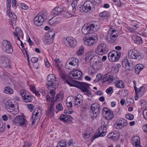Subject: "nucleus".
I'll return each instance as SVG.
<instances>
[{
	"label": "nucleus",
	"instance_id": "46",
	"mask_svg": "<svg viewBox=\"0 0 147 147\" xmlns=\"http://www.w3.org/2000/svg\"><path fill=\"white\" fill-rule=\"evenodd\" d=\"M53 39L54 38L51 37L49 38V39L47 40H45V41H44V42L46 44H50L53 41Z\"/></svg>",
	"mask_w": 147,
	"mask_h": 147
},
{
	"label": "nucleus",
	"instance_id": "13",
	"mask_svg": "<svg viewBox=\"0 0 147 147\" xmlns=\"http://www.w3.org/2000/svg\"><path fill=\"white\" fill-rule=\"evenodd\" d=\"M90 109L92 110L93 116H92V118H96L100 111V105L97 103L92 104L91 105Z\"/></svg>",
	"mask_w": 147,
	"mask_h": 147
},
{
	"label": "nucleus",
	"instance_id": "27",
	"mask_svg": "<svg viewBox=\"0 0 147 147\" xmlns=\"http://www.w3.org/2000/svg\"><path fill=\"white\" fill-rule=\"evenodd\" d=\"M119 136V133L115 131L110 133L108 135L109 138H111L113 140H117Z\"/></svg>",
	"mask_w": 147,
	"mask_h": 147
},
{
	"label": "nucleus",
	"instance_id": "47",
	"mask_svg": "<svg viewBox=\"0 0 147 147\" xmlns=\"http://www.w3.org/2000/svg\"><path fill=\"white\" fill-rule=\"evenodd\" d=\"M107 12L104 11L100 13L99 16L101 18H103L107 16Z\"/></svg>",
	"mask_w": 147,
	"mask_h": 147
},
{
	"label": "nucleus",
	"instance_id": "8",
	"mask_svg": "<svg viewBox=\"0 0 147 147\" xmlns=\"http://www.w3.org/2000/svg\"><path fill=\"white\" fill-rule=\"evenodd\" d=\"M121 55L120 52L116 51H111L108 55V58L111 61L115 62L117 61Z\"/></svg>",
	"mask_w": 147,
	"mask_h": 147
},
{
	"label": "nucleus",
	"instance_id": "35",
	"mask_svg": "<svg viewBox=\"0 0 147 147\" xmlns=\"http://www.w3.org/2000/svg\"><path fill=\"white\" fill-rule=\"evenodd\" d=\"M54 97H51L49 95H47V102H48L50 101L51 100H51H53V102H54V103L55 102H56L58 100H60V99L58 97L57 95L56 96L55 99H54Z\"/></svg>",
	"mask_w": 147,
	"mask_h": 147
},
{
	"label": "nucleus",
	"instance_id": "3",
	"mask_svg": "<svg viewBox=\"0 0 147 147\" xmlns=\"http://www.w3.org/2000/svg\"><path fill=\"white\" fill-rule=\"evenodd\" d=\"M84 30H83V31ZM86 31H83V34L85 36L83 38L84 44L88 46H91L95 44L98 40V38L96 34L93 33L92 34H89Z\"/></svg>",
	"mask_w": 147,
	"mask_h": 147
},
{
	"label": "nucleus",
	"instance_id": "37",
	"mask_svg": "<svg viewBox=\"0 0 147 147\" xmlns=\"http://www.w3.org/2000/svg\"><path fill=\"white\" fill-rule=\"evenodd\" d=\"M115 85L117 88H123L124 87L125 84L123 81L121 80L117 81L115 83Z\"/></svg>",
	"mask_w": 147,
	"mask_h": 147
},
{
	"label": "nucleus",
	"instance_id": "9",
	"mask_svg": "<svg viewBox=\"0 0 147 147\" xmlns=\"http://www.w3.org/2000/svg\"><path fill=\"white\" fill-rule=\"evenodd\" d=\"M3 50L5 52L8 53H11L13 52V49L11 43L9 41L5 40L2 43Z\"/></svg>",
	"mask_w": 147,
	"mask_h": 147
},
{
	"label": "nucleus",
	"instance_id": "2",
	"mask_svg": "<svg viewBox=\"0 0 147 147\" xmlns=\"http://www.w3.org/2000/svg\"><path fill=\"white\" fill-rule=\"evenodd\" d=\"M59 75L64 83H66L71 86L77 87L83 91V82L71 80L69 76L65 71H61L59 72Z\"/></svg>",
	"mask_w": 147,
	"mask_h": 147
},
{
	"label": "nucleus",
	"instance_id": "1",
	"mask_svg": "<svg viewBox=\"0 0 147 147\" xmlns=\"http://www.w3.org/2000/svg\"><path fill=\"white\" fill-rule=\"evenodd\" d=\"M102 112L103 114L105 115L107 121L104 122L103 126L100 127L98 128V131L96 132L95 134L91 138V140L92 141L99 136H104L106 135L107 128L109 127L108 120L111 119L113 117V112L107 108H103Z\"/></svg>",
	"mask_w": 147,
	"mask_h": 147
},
{
	"label": "nucleus",
	"instance_id": "32",
	"mask_svg": "<svg viewBox=\"0 0 147 147\" xmlns=\"http://www.w3.org/2000/svg\"><path fill=\"white\" fill-rule=\"evenodd\" d=\"M144 67V66L141 64H137L135 67L136 73L137 74H139L140 71Z\"/></svg>",
	"mask_w": 147,
	"mask_h": 147
},
{
	"label": "nucleus",
	"instance_id": "24",
	"mask_svg": "<svg viewBox=\"0 0 147 147\" xmlns=\"http://www.w3.org/2000/svg\"><path fill=\"white\" fill-rule=\"evenodd\" d=\"M127 125V121L125 119L120 120L118 121L116 124L117 128L118 129H121Z\"/></svg>",
	"mask_w": 147,
	"mask_h": 147
},
{
	"label": "nucleus",
	"instance_id": "52",
	"mask_svg": "<svg viewBox=\"0 0 147 147\" xmlns=\"http://www.w3.org/2000/svg\"><path fill=\"white\" fill-rule=\"evenodd\" d=\"M47 34H49V35L50 37L51 36V37H52V38H54L53 37L55 35V32L53 30L50 31Z\"/></svg>",
	"mask_w": 147,
	"mask_h": 147
},
{
	"label": "nucleus",
	"instance_id": "15",
	"mask_svg": "<svg viewBox=\"0 0 147 147\" xmlns=\"http://www.w3.org/2000/svg\"><path fill=\"white\" fill-rule=\"evenodd\" d=\"M54 102H53V100H52L50 106L48 107V110H46L45 113V114L46 115L50 117H52L54 116Z\"/></svg>",
	"mask_w": 147,
	"mask_h": 147
},
{
	"label": "nucleus",
	"instance_id": "34",
	"mask_svg": "<svg viewBox=\"0 0 147 147\" xmlns=\"http://www.w3.org/2000/svg\"><path fill=\"white\" fill-rule=\"evenodd\" d=\"M3 92L5 94H11L13 93V90L9 86H6L4 88Z\"/></svg>",
	"mask_w": 147,
	"mask_h": 147
},
{
	"label": "nucleus",
	"instance_id": "29",
	"mask_svg": "<svg viewBox=\"0 0 147 147\" xmlns=\"http://www.w3.org/2000/svg\"><path fill=\"white\" fill-rule=\"evenodd\" d=\"M95 53V52L93 51H91L88 52L86 55L85 58L86 62H88L89 61H90V58L92 57L94 54Z\"/></svg>",
	"mask_w": 147,
	"mask_h": 147
},
{
	"label": "nucleus",
	"instance_id": "36",
	"mask_svg": "<svg viewBox=\"0 0 147 147\" xmlns=\"http://www.w3.org/2000/svg\"><path fill=\"white\" fill-rule=\"evenodd\" d=\"M108 35H111L117 37L118 34L116 32L115 30L111 28L109 30L108 33Z\"/></svg>",
	"mask_w": 147,
	"mask_h": 147
},
{
	"label": "nucleus",
	"instance_id": "17",
	"mask_svg": "<svg viewBox=\"0 0 147 147\" xmlns=\"http://www.w3.org/2000/svg\"><path fill=\"white\" fill-rule=\"evenodd\" d=\"M128 56L132 59H139L140 55L138 51L135 50L131 49L128 52Z\"/></svg>",
	"mask_w": 147,
	"mask_h": 147
},
{
	"label": "nucleus",
	"instance_id": "30",
	"mask_svg": "<svg viewBox=\"0 0 147 147\" xmlns=\"http://www.w3.org/2000/svg\"><path fill=\"white\" fill-rule=\"evenodd\" d=\"M132 39L134 42L138 44H141L142 43V38L138 36L134 35L133 36Z\"/></svg>",
	"mask_w": 147,
	"mask_h": 147
},
{
	"label": "nucleus",
	"instance_id": "42",
	"mask_svg": "<svg viewBox=\"0 0 147 147\" xmlns=\"http://www.w3.org/2000/svg\"><path fill=\"white\" fill-rule=\"evenodd\" d=\"M15 30L18 36H19L22 37H23V34L21 29L19 28H16Z\"/></svg>",
	"mask_w": 147,
	"mask_h": 147
},
{
	"label": "nucleus",
	"instance_id": "11",
	"mask_svg": "<svg viewBox=\"0 0 147 147\" xmlns=\"http://www.w3.org/2000/svg\"><path fill=\"white\" fill-rule=\"evenodd\" d=\"M82 72L79 70L71 71L69 76L71 79H74L80 80L82 78Z\"/></svg>",
	"mask_w": 147,
	"mask_h": 147
},
{
	"label": "nucleus",
	"instance_id": "12",
	"mask_svg": "<svg viewBox=\"0 0 147 147\" xmlns=\"http://www.w3.org/2000/svg\"><path fill=\"white\" fill-rule=\"evenodd\" d=\"M65 45L67 47L74 48L76 47L77 42L75 39L72 37H67L64 40Z\"/></svg>",
	"mask_w": 147,
	"mask_h": 147
},
{
	"label": "nucleus",
	"instance_id": "64",
	"mask_svg": "<svg viewBox=\"0 0 147 147\" xmlns=\"http://www.w3.org/2000/svg\"><path fill=\"white\" fill-rule=\"evenodd\" d=\"M54 61L57 64V66H59L60 63L61 62V61L59 58H56L54 60Z\"/></svg>",
	"mask_w": 147,
	"mask_h": 147
},
{
	"label": "nucleus",
	"instance_id": "19",
	"mask_svg": "<svg viewBox=\"0 0 147 147\" xmlns=\"http://www.w3.org/2000/svg\"><path fill=\"white\" fill-rule=\"evenodd\" d=\"M2 66L5 67L9 68L10 66L9 59L7 56H2L1 57Z\"/></svg>",
	"mask_w": 147,
	"mask_h": 147
},
{
	"label": "nucleus",
	"instance_id": "26",
	"mask_svg": "<svg viewBox=\"0 0 147 147\" xmlns=\"http://www.w3.org/2000/svg\"><path fill=\"white\" fill-rule=\"evenodd\" d=\"M64 11L61 9L60 7H56L55 8L52 10V14L53 16L54 17H55L60 13H63Z\"/></svg>",
	"mask_w": 147,
	"mask_h": 147
},
{
	"label": "nucleus",
	"instance_id": "51",
	"mask_svg": "<svg viewBox=\"0 0 147 147\" xmlns=\"http://www.w3.org/2000/svg\"><path fill=\"white\" fill-rule=\"evenodd\" d=\"M9 112L12 114L16 115L19 112V110L17 109H15L14 108V109L11 110V111Z\"/></svg>",
	"mask_w": 147,
	"mask_h": 147
},
{
	"label": "nucleus",
	"instance_id": "55",
	"mask_svg": "<svg viewBox=\"0 0 147 147\" xmlns=\"http://www.w3.org/2000/svg\"><path fill=\"white\" fill-rule=\"evenodd\" d=\"M20 7L24 9H27L28 8V6L24 3H21L20 5Z\"/></svg>",
	"mask_w": 147,
	"mask_h": 147
},
{
	"label": "nucleus",
	"instance_id": "39",
	"mask_svg": "<svg viewBox=\"0 0 147 147\" xmlns=\"http://www.w3.org/2000/svg\"><path fill=\"white\" fill-rule=\"evenodd\" d=\"M67 144L66 141L65 140H61L57 144L56 147H66Z\"/></svg>",
	"mask_w": 147,
	"mask_h": 147
},
{
	"label": "nucleus",
	"instance_id": "33",
	"mask_svg": "<svg viewBox=\"0 0 147 147\" xmlns=\"http://www.w3.org/2000/svg\"><path fill=\"white\" fill-rule=\"evenodd\" d=\"M23 99L25 102H31L33 99V97L29 93H28V94L25 95V97Z\"/></svg>",
	"mask_w": 147,
	"mask_h": 147
},
{
	"label": "nucleus",
	"instance_id": "31",
	"mask_svg": "<svg viewBox=\"0 0 147 147\" xmlns=\"http://www.w3.org/2000/svg\"><path fill=\"white\" fill-rule=\"evenodd\" d=\"M40 115H36V114H34L32 116V118L31 119V120L32 121V124L34 125L35 122L36 121L38 122L40 119Z\"/></svg>",
	"mask_w": 147,
	"mask_h": 147
},
{
	"label": "nucleus",
	"instance_id": "54",
	"mask_svg": "<svg viewBox=\"0 0 147 147\" xmlns=\"http://www.w3.org/2000/svg\"><path fill=\"white\" fill-rule=\"evenodd\" d=\"M56 108L59 111H62L63 110V107L61 103H59L57 105Z\"/></svg>",
	"mask_w": 147,
	"mask_h": 147
},
{
	"label": "nucleus",
	"instance_id": "10",
	"mask_svg": "<svg viewBox=\"0 0 147 147\" xmlns=\"http://www.w3.org/2000/svg\"><path fill=\"white\" fill-rule=\"evenodd\" d=\"M122 66L126 70H131L134 68L135 65L132 61H129L127 57H125L122 61Z\"/></svg>",
	"mask_w": 147,
	"mask_h": 147
},
{
	"label": "nucleus",
	"instance_id": "44",
	"mask_svg": "<svg viewBox=\"0 0 147 147\" xmlns=\"http://www.w3.org/2000/svg\"><path fill=\"white\" fill-rule=\"evenodd\" d=\"M125 116L127 119L131 120H133L134 118V115L130 113L126 114Z\"/></svg>",
	"mask_w": 147,
	"mask_h": 147
},
{
	"label": "nucleus",
	"instance_id": "14",
	"mask_svg": "<svg viewBox=\"0 0 147 147\" xmlns=\"http://www.w3.org/2000/svg\"><path fill=\"white\" fill-rule=\"evenodd\" d=\"M14 122L16 124L20 126H26V121L23 115H19L17 116L15 118Z\"/></svg>",
	"mask_w": 147,
	"mask_h": 147
},
{
	"label": "nucleus",
	"instance_id": "20",
	"mask_svg": "<svg viewBox=\"0 0 147 147\" xmlns=\"http://www.w3.org/2000/svg\"><path fill=\"white\" fill-rule=\"evenodd\" d=\"M92 5V4L90 1H87L84 2L83 4L84 10H83V12L86 13L90 12Z\"/></svg>",
	"mask_w": 147,
	"mask_h": 147
},
{
	"label": "nucleus",
	"instance_id": "4",
	"mask_svg": "<svg viewBox=\"0 0 147 147\" xmlns=\"http://www.w3.org/2000/svg\"><path fill=\"white\" fill-rule=\"evenodd\" d=\"M78 60L76 57H71L68 59L66 64L65 67L69 70L74 69L78 65Z\"/></svg>",
	"mask_w": 147,
	"mask_h": 147
},
{
	"label": "nucleus",
	"instance_id": "59",
	"mask_svg": "<svg viewBox=\"0 0 147 147\" xmlns=\"http://www.w3.org/2000/svg\"><path fill=\"white\" fill-rule=\"evenodd\" d=\"M38 60V58L36 57H33L31 59V62L33 63H35L37 62Z\"/></svg>",
	"mask_w": 147,
	"mask_h": 147
},
{
	"label": "nucleus",
	"instance_id": "61",
	"mask_svg": "<svg viewBox=\"0 0 147 147\" xmlns=\"http://www.w3.org/2000/svg\"><path fill=\"white\" fill-rule=\"evenodd\" d=\"M114 3L118 7H120L121 6V2L120 0H117Z\"/></svg>",
	"mask_w": 147,
	"mask_h": 147
},
{
	"label": "nucleus",
	"instance_id": "45",
	"mask_svg": "<svg viewBox=\"0 0 147 147\" xmlns=\"http://www.w3.org/2000/svg\"><path fill=\"white\" fill-rule=\"evenodd\" d=\"M106 92L108 94H111L113 93V90L111 87H110L106 90Z\"/></svg>",
	"mask_w": 147,
	"mask_h": 147
},
{
	"label": "nucleus",
	"instance_id": "56",
	"mask_svg": "<svg viewBox=\"0 0 147 147\" xmlns=\"http://www.w3.org/2000/svg\"><path fill=\"white\" fill-rule=\"evenodd\" d=\"M20 94L22 96V97H23L24 98L25 97V95L27 94H28L27 92H24V90H22L20 91Z\"/></svg>",
	"mask_w": 147,
	"mask_h": 147
},
{
	"label": "nucleus",
	"instance_id": "22",
	"mask_svg": "<svg viewBox=\"0 0 147 147\" xmlns=\"http://www.w3.org/2000/svg\"><path fill=\"white\" fill-rule=\"evenodd\" d=\"M90 86L89 84L83 82V92L86 93L87 94L84 93V94L87 95L88 97L91 95V88L89 87Z\"/></svg>",
	"mask_w": 147,
	"mask_h": 147
},
{
	"label": "nucleus",
	"instance_id": "23",
	"mask_svg": "<svg viewBox=\"0 0 147 147\" xmlns=\"http://www.w3.org/2000/svg\"><path fill=\"white\" fill-rule=\"evenodd\" d=\"M14 107V103L11 100H8L5 103V108L8 112H11V110H13Z\"/></svg>",
	"mask_w": 147,
	"mask_h": 147
},
{
	"label": "nucleus",
	"instance_id": "57",
	"mask_svg": "<svg viewBox=\"0 0 147 147\" xmlns=\"http://www.w3.org/2000/svg\"><path fill=\"white\" fill-rule=\"evenodd\" d=\"M77 4V1L76 0H74L71 4L72 6L73 9H76V7Z\"/></svg>",
	"mask_w": 147,
	"mask_h": 147
},
{
	"label": "nucleus",
	"instance_id": "49",
	"mask_svg": "<svg viewBox=\"0 0 147 147\" xmlns=\"http://www.w3.org/2000/svg\"><path fill=\"white\" fill-rule=\"evenodd\" d=\"M83 53V47H81L77 52V54L78 56L81 55Z\"/></svg>",
	"mask_w": 147,
	"mask_h": 147
},
{
	"label": "nucleus",
	"instance_id": "6",
	"mask_svg": "<svg viewBox=\"0 0 147 147\" xmlns=\"http://www.w3.org/2000/svg\"><path fill=\"white\" fill-rule=\"evenodd\" d=\"M108 51V49L107 45L103 43L99 44L96 50V53L100 55L106 54Z\"/></svg>",
	"mask_w": 147,
	"mask_h": 147
},
{
	"label": "nucleus",
	"instance_id": "16",
	"mask_svg": "<svg viewBox=\"0 0 147 147\" xmlns=\"http://www.w3.org/2000/svg\"><path fill=\"white\" fill-rule=\"evenodd\" d=\"M98 23L96 22H94L93 23L91 24L88 26H86L85 25L83 26L84 32L86 31L87 32H90L91 30H93L94 28H96L98 26Z\"/></svg>",
	"mask_w": 147,
	"mask_h": 147
},
{
	"label": "nucleus",
	"instance_id": "21",
	"mask_svg": "<svg viewBox=\"0 0 147 147\" xmlns=\"http://www.w3.org/2000/svg\"><path fill=\"white\" fill-rule=\"evenodd\" d=\"M59 82L57 80L54 81H47L46 82V85L47 86V88L49 89L56 88V86L59 84Z\"/></svg>",
	"mask_w": 147,
	"mask_h": 147
},
{
	"label": "nucleus",
	"instance_id": "28",
	"mask_svg": "<svg viewBox=\"0 0 147 147\" xmlns=\"http://www.w3.org/2000/svg\"><path fill=\"white\" fill-rule=\"evenodd\" d=\"M83 96L80 95L79 94L77 95L76 97L75 98L74 100H75V104L76 105H81L83 102V100L82 98Z\"/></svg>",
	"mask_w": 147,
	"mask_h": 147
},
{
	"label": "nucleus",
	"instance_id": "43",
	"mask_svg": "<svg viewBox=\"0 0 147 147\" xmlns=\"http://www.w3.org/2000/svg\"><path fill=\"white\" fill-rule=\"evenodd\" d=\"M109 38H108V41L111 43H114L117 37L109 35Z\"/></svg>",
	"mask_w": 147,
	"mask_h": 147
},
{
	"label": "nucleus",
	"instance_id": "48",
	"mask_svg": "<svg viewBox=\"0 0 147 147\" xmlns=\"http://www.w3.org/2000/svg\"><path fill=\"white\" fill-rule=\"evenodd\" d=\"M92 135L91 133L90 132H88V133H84L83 134V137L84 138H88L91 136Z\"/></svg>",
	"mask_w": 147,
	"mask_h": 147
},
{
	"label": "nucleus",
	"instance_id": "38",
	"mask_svg": "<svg viewBox=\"0 0 147 147\" xmlns=\"http://www.w3.org/2000/svg\"><path fill=\"white\" fill-rule=\"evenodd\" d=\"M57 78H56L53 74H50L48 76L47 79V81H53V80L55 81V80H57Z\"/></svg>",
	"mask_w": 147,
	"mask_h": 147
},
{
	"label": "nucleus",
	"instance_id": "18",
	"mask_svg": "<svg viewBox=\"0 0 147 147\" xmlns=\"http://www.w3.org/2000/svg\"><path fill=\"white\" fill-rule=\"evenodd\" d=\"M113 77L109 73H107L104 76L103 78V82L108 84L112 83L113 81Z\"/></svg>",
	"mask_w": 147,
	"mask_h": 147
},
{
	"label": "nucleus",
	"instance_id": "5",
	"mask_svg": "<svg viewBox=\"0 0 147 147\" xmlns=\"http://www.w3.org/2000/svg\"><path fill=\"white\" fill-rule=\"evenodd\" d=\"M47 13L46 12L42 13L39 15L38 14L34 18V22L35 25L38 26L42 25L44 21H45L47 19Z\"/></svg>",
	"mask_w": 147,
	"mask_h": 147
},
{
	"label": "nucleus",
	"instance_id": "50",
	"mask_svg": "<svg viewBox=\"0 0 147 147\" xmlns=\"http://www.w3.org/2000/svg\"><path fill=\"white\" fill-rule=\"evenodd\" d=\"M53 18L52 19H50L49 21V23L52 26H55L57 24H59L58 22H57L56 20L54 21L53 22H51L52 20L53 19Z\"/></svg>",
	"mask_w": 147,
	"mask_h": 147
},
{
	"label": "nucleus",
	"instance_id": "25",
	"mask_svg": "<svg viewBox=\"0 0 147 147\" xmlns=\"http://www.w3.org/2000/svg\"><path fill=\"white\" fill-rule=\"evenodd\" d=\"M140 138L138 136H136L133 137L132 142L134 145L136 147H142L141 145L140 144Z\"/></svg>",
	"mask_w": 147,
	"mask_h": 147
},
{
	"label": "nucleus",
	"instance_id": "40",
	"mask_svg": "<svg viewBox=\"0 0 147 147\" xmlns=\"http://www.w3.org/2000/svg\"><path fill=\"white\" fill-rule=\"evenodd\" d=\"M9 18L12 20H16L17 17L14 13L11 12L8 14Z\"/></svg>",
	"mask_w": 147,
	"mask_h": 147
},
{
	"label": "nucleus",
	"instance_id": "41",
	"mask_svg": "<svg viewBox=\"0 0 147 147\" xmlns=\"http://www.w3.org/2000/svg\"><path fill=\"white\" fill-rule=\"evenodd\" d=\"M5 124L1 122V121L0 120V132H3L5 129Z\"/></svg>",
	"mask_w": 147,
	"mask_h": 147
},
{
	"label": "nucleus",
	"instance_id": "58",
	"mask_svg": "<svg viewBox=\"0 0 147 147\" xmlns=\"http://www.w3.org/2000/svg\"><path fill=\"white\" fill-rule=\"evenodd\" d=\"M143 115L144 118L147 120V110L145 109L144 110L143 112Z\"/></svg>",
	"mask_w": 147,
	"mask_h": 147
},
{
	"label": "nucleus",
	"instance_id": "53",
	"mask_svg": "<svg viewBox=\"0 0 147 147\" xmlns=\"http://www.w3.org/2000/svg\"><path fill=\"white\" fill-rule=\"evenodd\" d=\"M146 88L144 86H142L140 87L138 90L139 92L141 93H144L145 90Z\"/></svg>",
	"mask_w": 147,
	"mask_h": 147
},
{
	"label": "nucleus",
	"instance_id": "60",
	"mask_svg": "<svg viewBox=\"0 0 147 147\" xmlns=\"http://www.w3.org/2000/svg\"><path fill=\"white\" fill-rule=\"evenodd\" d=\"M90 104H88V103H86L83 106V109H87V110H88L89 109L90 107Z\"/></svg>",
	"mask_w": 147,
	"mask_h": 147
},
{
	"label": "nucleus",
	"instance_id": "63",
	"mask_svg": "<svg viewBox=\"0 0 147 147\" xmlns=\"http://www.w3.org/2000/svg\"><path fill=\"white\" fill-rule=\"evenodd\" d=\"M24 144L22 147H29L31 146V144L29 143L28 142H24Z\"/></svg>",
	"mask_w": 147,
	"mask_h": 147
},
{
	"label": "nucleus",
	"instance_id": "62",
	"mask_svg": "<svg viewBox=\"0 0 147 147\" xmlns=\"http://www.w3.org/2000/svg\"><path fill=\"white\" fill-rule=\"evenodd\" d=\"M47 33L45 34L44 39V41H45V40H47L49 39V38L51 37Z\"/></svg>",
	"mask_w": 147,
	"mask_h": 147
},
{
	"label": "nucleus",
	"instance_id": "7",
	"mask_svg": "<svg viewBox=\"0 0 147 147\" xmlns=\"http://www.w3.org/2000/svg\"><path fill=\"white\" fill-rule=\"evenodd\" d=\"M91 63L92 64V68L96 69L98 68L99 64L101 61V58L97 55L94 54L90 59Z\"/></svg>",
	"mask_w": 147,
	"mask_h": 147
}]
</instances>
